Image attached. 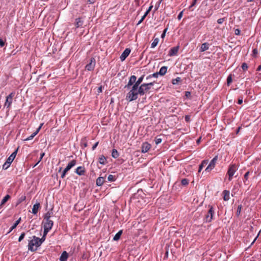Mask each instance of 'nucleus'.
Instances as JSON below:
<instances>
[{
  "label": "nucleus",
  "mask_w": 261,
  "mask_h": 261,
  "mask_svg": "<svg viewBox=\"0 0 261 261\" xmlns=\"http://www.w3.org/2000/svg\"><path fill=\"white\" fill-rule=\"evenodd\" d=\"M154 82L148 83H143L138 86L136 89H134V87H132L130 90L127 93L126 99L129 101H132L136 100L138 95H144L150 89L151 87L153 85Z\"/></svg>",
  "instance_id": "nucleus-1"
},
{
  "label": "nucleus",
  "mask_w": 261,
  "mask_h": 261,
  "mask_svg": "<svg viewBox=\"0 0 261 261\" xmlns=\"http://www.w3.org/2000/svg\"><path fill=\"white\" fill-rule=\"evenodd\" d=\"M30 239H31L29 241L28 249L32 252L35 251L37 248L41 245L40 238L34 236L30 237Z\"/></svg>",
  "instance_id": "nucleus-2"
},
{
  "label": "nucleus",
  "mask_w": 261,
  "mask_h": 261,
  "mask_svg": "<svg viewBox=\"0 0 261 261\" xmlns=\"http://www.w3.org/2000/svg\"><path fill=\"white\" fill-rule=\"evenodd\" d=\"M15 94V92H11L6 97V99L5 102L4 107H6L7 109H8V110H9V109L11 107V104L13 101V98Z\"/></svg>",
  "instance_id": "nucleus-3"
},
{
  "label": "nucleus",
  "mask_w": 261,
  "mask_h": 261,
  "mask_svg": "<svg viewBox=\"0 0 261 261\" xmlns=\"http://www.w3.org/2000/svg\"><path fill=\"white\" fill-rule=\"evenodd\" d=\"M53 225L54 222L51 220H48V221H44L43 224V228L45 234H47L48 231L51 229Z\"/></svg>",
  "instance_id": "nucleus-4"
},
{
  "label": "nucleus",
  "mask_w": 261,
  "mask_h": 261,
  "mask_svg": "<svg viewBox=\"0 0 261 261\" xmlns=\"http://www.w3.org/2000/svg\"><path fill=\"white\" fill-rule=\"evenodd\" d=\"M217 160V156L214 157L210 162L207 167L205 169V172H210L215 167L216 163Z\"/></svg>",
  "instance_id": "nucleus-5"
},
{
  "label": "nucleus",
  "mask_w": 261,
  "mask_h": 261,
  "mask_svg": "<svg viewBox=\"0 0 261 261\" xmlns=\"http://www.w3.org/2000/svg\"><path fill=\"white\" fill-rule=\"evenodd\" d=\"M237 170V167L235 165H232L229 167L227 171V174L229 176L228 179L229 181L232 179V178Z\"/></svg>",
  "instance_id": "nucleus-6"
},
{
  "label": "nucleus",
  "mask_w": 261,
  "mask_h": 261,
  "mask_svg": "<svg viewBox=\"0 0 261 261\" xmlns=\"http://www.w3.org/2000/svg\"><path fill=\"white\" fill-rule=\"evenodd\" d=\"M137 80V77L133 75L130 76L129 77L128 82L127 85H126L124 86V88H126L128 90L131 89L132 87L133 86L134 84H135L136 80Z\"/></svg>",
  "instance_id": "nucleus-7"
},
{
  "label": "nucleus",
  "mask_w": 261,
  "mask_h": 261,
  "mask_svg": "<svg viewBox=\"0 0 261 261\" xmlns=\"http://www.w3.org/2000/svg\"><path fill=\"white\" fill-rule=\"evenodd\" d=\"M214 214V211L213 206H211L210 208L207 212V214L205 216V220L207 222H210L213 219V215Z\"/></svg>",
  "instance_id": "nucleus-8"
},
{
  "label": "nucleus",
  "mask_w": 261,
  "mask_h": 261,
  "mask_svg": "<svg viewBox=\"0 0 261 261\" xmlns=\"http://www.w3.org/2000/svg\"><path fill=\"white\" fill-rule=\"evenodd\" d=\"M96 61L94 58H91L90 59V61L89 64H88L85 68L88 71H92L94 69L95 66Z\"/></svg>",
  "instance_id": "nucleus-9"
},
{
  "label": "nucleus",
  "mask_w": 261,
  "mask_h": 261,
  "mask_svg": "<svg viewBox=\"0 0 261 261\" xmlns=\"http://www.w3.org/2000/svg\"><path fill=\"white\" fill-rule=\"evenodd\" d=\"M151 145L148 142H144L142 144L141 151L143 153H146L150 149Z\"/></svg>",
  "instance_id": "nucleus-10"
},
{
  "label": "nucleus",
  "mask_w": 261,
  "mask_h": 261,
  "mask_svg": "<svg viewBox=\"0 0 261 261\" xmlns=\"http://www.w3.org/2000/svg\"><path fill=\"white\" fill-rule=\"evenodd\" d=\"M130 53V49L128 48H126L120 57L121 61H123L128 57Z\"/></svg>",
  "instance_id": "nucleus-11"
},
{
  "label": "nucleus",
  "mask_w": 261,
  "mask_h": 261,
  "mask_svg": "<svg viewBox=\"0 0 261 261\" xmlns=\"http://www.w3.org/2000/svg\"><path fill=\"white\" fill-rule=\"evenodd\" d=\"M178 50H179L178 46L172 47L170 49V50L169 51L168 55L170 57L175 56L177 55V54L178 51Z\"/></svg>",
  "instance_id": "nucleus-12"
},
{
  "label": "nucleus",
  "mask_w": 261,
  "mask_h": 261,
  "mask_svg": "<svg viewBox=\"0 0 261 261\" xmlns=\"http://www.w3.org/2000/svg\"><path fill=\"white\" fill-rule=\"evenodd\" d=\"M75 172L79 175H84L85 173V169L84 167H83V166L78 167L76 169Z\"/></svg>",
  "instance_id": "nucleus-13"
},
{
  "label": "nucleus",
  "mask_w": 261,
  "mask_h": 261,
  "mask_svg": "<svg viewBox=\"0 0 261 261\" xmlns=\"http://www.w3.org/2000/svg\"><path fill=\"white\" fill-rule=\"evenodd\" d=\"M144 77V75H142L141 76H140L137 80H136L135 84H134L132 87H134V89H136V88L138 86H139L141 85L142 82L143 80V79Z\"/></svg>",
  "instance_id": "nucleus-14"
},
{
  "label": "nucleus",
  "mask_w": 261,
  "mask_h": 261,
  "mask_svg": "<svg viewBox=\"0 0 261 261\" xmlns=\"http://www.w3.org/2000/svg\"><path fill=\"white\" fill-rule=\"evenodd\" d=\"M68 253L66 251H64L61 254V255L60 256L59 259L60 261H66L67 259H68Z\"/></svg>",
  "instance_id": "nucleus-15"
},
{
  "label": "nucleus",
  "mask_w": 261,
  "mask_h": 261,
  "mask_svg": "<svg viewBox=\"0 0 261 261\" xmlns=\"http://www.w3.org/2000/svg\"><path fill=\"white\" fill-rule=\"evenodd\" d=\"M208 48H209V44L208 43H207L206 42L202 43L200 48V51L203 52V51L208 49Z\"/></svg>",
  "instance_id": "nucleus-16"
},
{
  "label": "nucleus",
  "mask_w": 261,
  "mask_h": 261,
  "mask_svg": "<svg viewBox=\"0 0 261 261\" xmlns=\"http://www.w3.org/2000/svg\"><path fill=\"white\" fill-rule=\"evenodd\" d=\"M40 207V204L39 203L35 204L33 206L32 213L35 215L36 214Z\"/></svg>",
  "instance_id": "nucleus-17"
},
{
  "label": "nucleus",
  "mask_w": 261,
  "mask_h": 261,
  "mask_svg": "<svg viewBox=\"0 0 261 261\" xmlns=\"http://www.w3.org/2000/svg\"><path fill=\"white\" fill-rule=\"evenodd\" d=\"M83 24V21L81 18H78L75 19V25L76 28L81 27Z\"/></svg>",
  "instance_id": "nucleus-18"
},
{
  "label": "nucleus",
  "mask_w": 261,
  "mask_h": 261,
  "mask_svg": "<svg viewBox=\"0 0 261 261\" xmlns=\"http://www.w3.org/2000/svg\"><path fill=\"white\" fill-rule=\"evenodd\" d=\"M21 221V218H19L14 224L10 228V230L8 233H10L11 231H12L14 229H15L17 226L20 223Z\"/></svg>",
  "instance_id": "nucleus-19"
},
{
  "label": "nucleus",
  "mask_w": 261,
  "mask_h": 261,
  "mask_svg": "<svg viewBox=\"0 0 261 261\" xmlns=\"http://www.w3.org/2000/svg\"><path fill=\"white\" fill-rule=\"evenodd\" d=\"M208 163V160H203L201 162V164L199 166L198 172H200L203 169L204 167H205Z\"/></svg>",
  "instance_id": "nucleus-20"
},
{
  "label": "nucleus",
  "mask_w": 261,
  "mask_h": 261,
  "mask_svg": "<svg viewBox=\"0 0 261 261\" xmlns=\"http://www.w3.org/2000/svg\"><path fill=\"white\" fill-rule=\"evenodd\" d=\"M105 181L104 177H99L96 179V185L97 186H101L103 185V182Z\"/></svg>",
  "instance_id": "nucleus-21"
},
{
  "label": "nucleus",
  "mask_w": 261,
  "mask_h": 261,
  "mask_svg": "<svg viewBox=\"0 0 261 261\" xmlns=\"http://www.w3.org/2000/svg\"><path fill=\"white\" fill-rule=\"evenodd\" d=\"M10 198V196L9 195H6L4 198L2 199L1 204L0 207H2L3 205L5 204V203Z\"/></svg>",
  "instance_id": "nucleus-22"
},
{
  "label": "nucleus",
  "mask_w": 261,
  "mask_h": 261,
  "mask_svg": "<svg viewBox=\"0 0 261 261\" xmlns=\"http://www.w3.org/2000/svg\"><path fill=\"white\" fill-rule=\"evenodd\" d=\"M167 67H166V66H163L160 69L159 73L161 75H164L167 72Z\"/></svg>",
  "instance_id": "nucleus-23"
},
{
  "label": "nucleus",
  "mask_w": 261,
  "mask_h": 261,
  "mask_svg": "<svg viewBox=\"0 0 261 261\" xmlns=\"http://www.w3.org/2000/svg\"><path fill=\"white\" fill-rule=\"evenodd\" d=\"M76 164V161L75 160H73L70 161L66 166L69 169H71L72 167H73Z\"/></svg>",
  "instance_id": "nucleus-24"
},
{
  "label": "nucleus",
  "mask_w": 261,
  "mask_h": 261,
  "mask_svg": "<svg viewBox=\"0 0 261 261\" xmlns=\"http://www.w3.org/2000/svg\"><path fill=\"white\" fill-rule=\"evenodd\" d=\"M119 154L118 151L115 149H113L112 151V156L113 158L116 159L119 156Z\"/></svg>",
  "instance_id": "nucleus-25"
},
{
  "label": "nucleus",
  "mask_w": 261,
  "mask_h": 261,
  "mask_svg": "<svg viewBox=\"0 0 261 261\" xmlns=\"http://www.w3.org/2000/svg\"><path fill=\"white\" fill-rule=\"evenodd\" d=\"M106 158L104 155H102L99 158V163L100 164L105 165L106 164Z\"/></svg>",
  "instance_id": "nucleus-26"
},
{
  "label": "nucleus",
  "mask_w": 261,
  "mask_h": 261,
  "mask_svg": "<svg viewBox=\"0 0 261 261\" xmlns=\"http://www.w3.org/2000/svg\"><path fill=\"white\" fill-rule=\"evenodd\" d=\"M52 214L53 213L50 212L46 213L44 216V220L48 221V220H50V218L51 217Z\"/></svg>",
  "instance_id": "nucleus-27"
},
{
  "label": "nucleus",
  "mask_w": 261,
  "mask_h": 261,
  "mask_svg": "<svg viewBox=\"0 0 261 261\" xmlns=\"http://www.w3.org/2000/svg\"><path fill=\"white\" fill-rule=\"evenodd\" d=\"M122 230H120L119 231H118L113 238V240L118 241L120 239L121 235L122 234Z\"/></svg>",
  "instance_id": "nucleus-28"
},
{
  "label": "nucleus",
  "mask_w": 261,
  "mask_h": 261,
  "mask_svg": "<svg viewBox=\"0 0 261 261\" xmlns=\"http://www.w3.org/2000/svg\"><path fill=\"white\" fill-rule=\"evenodd\" d=\"M159 41V39L158 38H156L153 39V42H152L151 44V48H154L158 44Z\"/></svg>",
  "instance_id": "nucleus-29"
},
{
  "label": "nucleus",
  "mask_w": 261,
  "mask_h": 261,
  "mask_svg": "<svg viewBox=\"0 0 261 261\" xmlns=\"http://www.w3.org/2000/svg\"><path fill=\"white\" fill-rule=\"evenodd\" d=\"M232 82V75L229 74L227 78V85L229 86Z\"/></svg>",
  "instance_id": "nucleus-30"
},
{
  "label": "nucleus",
  "mask_w": 261,
  "mask_h": 261,
  "mask_svg": "<svg viewBox=\"0 0 261 261\" xmlns=\"http://www.w3.org/2000/svg\"><path fill=\"white\" fill-rule=\"evenodd\" d=\"M116 179V177L112 174H110L108 177V179L109 181H114Z\"/></svg>",
  "instance_id": "nucleus-31"
},
{
  "label": "nucleus",
  "mask_w": 261,
  "mask_h": 261,
  "mask_svg": "<svg viewBox=\"0 0 261 261\" xmlns=\"http://www.w3.org/2000/svg\"><path fill=\"white\" fill-rule=\"evenodd\" d=\"M159 72H156V73H154L152 74H150L149 75H148V76H147L146 77V80H148V78H151V77H158V75H159Z\"/></svg>",
  "instance_id": "nucleus-32"
},
{
  "label": "nucleus",
  "mask_w": 261,
  "mask_h": 261,
  "mask_svg": "<svg viewBox=\"0 0 261 261\" xmlns=\"http://www.w3.org/2000/svg\"><path fill=\"white\" fill-rule=\"evenodd\" d=\"M181 81V79L179 77H177L176 79H173L172 81V83L173 85L177 84L179 82Z\"/></svg>",
  "instance_id": "nucleus-33"
},
{
  "label": "nucleus",
  "mask_w": 261,
  "mask_h": 261,
  "mask_svg": "<svg viewBox=\"0 0 261 261\" xmlns=\"http://www.w3.org/2000/svg\"><path fill=\"white\" fill-rule=\"evenodd\" d=\"M189 180L187 178H184L181 179V183L183 186H187L189 184Z\"/></svg>",
  "instance_id": "nucleus-34"
},
{
  "label": "nucleus",
  "mask_w": 261,
  "mask_h": 261,
  "mask_svg": "<svg viewBox=\"0 0 261 261\" xmlns=\"http://www.w3.org/2000/svg\"><path fill=\"white\" fill-rule=\"evenodd\" d=\"M155 143L156 145L161 143L162 141V139L159 137H156L154 139Z\"/></svg>",
  "instance_id": "nucleus-35"
},
{
  "label": "nucleus",
  "mask_w": 261,
  "mask_h": 261,
  "mask_svg": "<svg viewBox=\"0 0 261 261\" xmlns=\"http://www.w3.org/2000/svg\"><path fill=\"white\" fill-rule=\"evenodd\" d=\"M10 163H8V162L6 161L3 165V168L4 169H7L10 166Z\"/></svg>",
  "instance_id": "nucleus-36"
},
{
  "label": "nucleus",
  "mask_w": 261,
  "mask_h": 261,
  "mask_svg": "<svg viewBox=\"0 0 261 261\" xmlns=\"http://www.w3.org/2000/svg\"><path fill=\"white\" fill-rule=\"evenodd\" d=\"M225 20H226V18L225 17L221 18L217 20V22L219 24H222Z\"/></svg>",
  "instance_id": "nucleus-37"
},
{
  "label": "nucleus",
  "mask_w": 261,
  "mask_h": 261,
  "mask_svg": "<svg viewBox=\"0 0 261 261\" xmlns=\"http://www.w3.org/2000/svg\"><path fill=\"white\" fill-rule=\"evenodd\" d=\"M25 233L24 232H22L20 234V237L18 238V242H21L24 238Z\"/></svg>",
  "instance_id": "nucleus-38"
},
{
  "label": "nucleus",
  "mask_w": 261,
  "mask_h": 261,
  "mask_svg": "<svg viewBox=\"0 0 261 261\" xmlns=\"http://www.w3.org/2000/svg\"><path fill=\"white\" fill-rule=\"evenodd\" d=\"M36 135H34V133H33L30 136L28 137V138H25L24 141H29L32 140Z\"/></svg>",
  "instance_id": "nucleus-39"
},
{
  "label": "nucleus",
  "mask_w": 261,
  "mask_h": 261,
  "mask_svg": "<svg viewBox=\"0 0 261 261\" xmlns=\"http://www.w3.org/2000/svg\"><path fill=\"white\" fill-rule=\"evenodd\" d=\"M14 160L12 156H11L10 155L9 156V158L7 160V162H8V163H9L11 164V163L13 162V161Z\"/></svg>",
  "instance_id": "nucleus-40"
},
{
  "label": "nucleus",
  "mask_w": 261,
  "mask_h": 261,
  "mask_svg": "<svg viewBox=\"0 0 261 261\" xmlns=\"http://www.w3.org/2000/svg\"><path fill=\"white\" fill-rule=\"evenodd\" d=\"M46 235H47V234H45L44 231L43 235L41 239H40V242H41V244L45 241V237H46Z\"/></svg>",
  "instance_id": "nucleus-41"
},
{
  "label": "nucleus",
  "mask_w": 261,
  "mask_h": 261,
  "mask_svg": "<svg viewBox=\"0 0 261 261\" xmlns=\"http://www.w3.org/2000/svg\"><path fill=\"white\" fill-rule=\"evenodd\" d=\"M153 8V6L151 5L150 6L149 8L148 9V10L146 11V12L145 13L144 15L146 16L150 12V11L151 10L152 8Z\"/></svg>",
  "instance_id": "nucleus-42"
},
{
  "label": "nucleus",
  "mask_w": 261,
  "mask_h": 261,
  "mask_svg": "<svg viewBox=\"0 0 261 261\" xmlns=\"http://www.w3.org/2000/svg\"><path fill=\"white\" fill-rule=\"evenodd\" d=\"M241 205H239L237 209V215L239 216L241 213Z\"/></svg>",
  "instance_id": "nucleus-43"
},
{
  "label": "nucleus",
  "mask_w": 261,
  "mask_h": 261,
  "mask_svg": "<svg viewBox=\"0 0 261 261\" xmlns=\"http://www.w3.org/2000/svg\"><path fill=\"white\" fill-rule=\"evenodd\" d=\"M17 149H16L15 151H14L11 155L10 156H12V158H13L14 159L16 157V155L17 154Z\"/></svg>",
  "instance_id": "nucleus-44"
},
{
  "label": "nucleus",
  "mask_w": 261,
  "mask_h": 261,
  "mask_svg": "<svg viewBox=\"0 0 261 261\" xmlns=\"http://www.w3.org/2000/svg\"><path fill=\"white\" fill-rule=\"evenodd\" d=\"M146 17V16L144 14V15L142 17L141 19L138 21L137 25H139V24H140L144 20V19Z\"/></svg>",
  "instance_id": "nucleus-45"
},
{
  "label": "nucleus",
  "mask_w": 261,
  "mask_h": 261,
  "mask_svg": "<svg viewBox=\"0 0 261 261\" xmlns=\"http://www.w3.org/2000/svg\"><path fill=\"white\" fill-rule=\"evenodd\" d=\"M43 124H41L40 126L37 129V130L34 133V135H36L39 132L41 127H42Z\"/></svg>",
  "instance_id": "nucleus-46"
},
{
  "label": "nucleus",
  "mask_w": 261,
  "mask_h": 261,
  "mask_svg": "<svg viewBox=\"0 0 261 261\" xmlns=\"http://www.w3.org/2000/svg\"><path fill=\"white\" fill-rule=\"evenodd\" d=\"M197 0H193L192 4L190 5V6L189 7V9H191L192 7H193V6H194L197 2Z\"/></svg>",
  "instance_id": "nucleus-47"
},
{
  "label": "nucleus",
  "mask_w": 261,
  "mask_h": 261,
  "mask_svg": "<svg viewBox=\"0 0 261 261\" xmlns=\"http://www.w3.org/2000/svg\"><path fill=\"white\" fill-rule=\"evenodd\" d=\"M240 33H241V31L239 29H235L234 33L236 35H239L240 34Z\"/></svg>",
  "instance_id": "nucleus-48"
},
{
  "label": "nucleus",
  "mask_w": 261,
  "mask_h": 261,
  "mask_svg": "<svg viewBox=\"0 0 261 261\" xmlns=\"http://www.w3.org/2000/svg\"><path fill=\"white\" fill-rule=\"evenodd\" d=\"M229 195H223V199L225 201H227L229 200Z\"/></svg>",
  "instance_id": "nucleus-49"
},
{
  "label": "nucleus",
  "mask_w": 261,
  "mask_h": 261,
  "mask_svg": "<svg viewBox=\"0 0 261 261\" xmlns=\"http://www.w3.org/2000/svg\"><path fill=\"white\" fill-rule=\"evenodd\" d=\"M182 15H183V11H181L179 13V14H178V16H177V19L178 20H180V19L181 18V17H182Z\"/></svg>",
  "instance_id": "nucleus-50"
},
{
  "label": "nucleus",
  "mask_w": 261,
  "mask_h": 261,
  "mask_svg": "<svg viewBox=\"0 0 261 261\" xmlns=\"http://www.w3.org/2000/svg\"><path fill=\"white\" fill-rule=\"evenodd\" d=\"M5 45V41L1 38H0V46L1 47L4 46Z\"/></svg>",
  "instance_id": "nucleus-51"
},
{
  "label": "nucleus",
  "mask_w": 261,
  "mask_h": 261,
  "mask_svg": "<svg viewBox=\"0 0 261 261\" xmlns=\"http://www.w3.org/2000/svg\"><path fill=\"white\" fill-rule=\"evenodd\" d=\"M229 194H230L229 191H227V190H224L223 192V195H229Z\"/></svg>",
  "instance_id": "nucleus-52"
},
{
  "label": "nucleus",
  "mask_w": 261,
  "mask_h": 261,
  "mask_svg": "<svg viewBox=\"0 0 261 261\" xmlns=\"http://www.w3.org/2000/svg\"><path fill=\"white\" fill-rule=\"evenodd\" d=\"M98 144V142H96V143L93 145V146H92V149L93 150H94L96 148V147L97 146Z\"/></svg>",
  "instance_id": "nucleus-53"
},
{
  "label": "nucleus",
  "mask_w": 261,
  "mask_h": 261,
  "mask_svg": "<svg viewBox=\"0 0 261 261\" xmlns=\"http://www.w3.org/2000/svg\"><path fill=\"white\" fill-rule=\"evenodd\" d=\"M167 30V28H166V29H165L164 30L163 33H162V35H161V38H164V37H165V34H166V32Z\"/></svg>",
  "instance_id": "nucleus-54"
},
{
  "label": "nucleus",
  "mask_w": 261,
  "mask_h": 261,
  "mask_svg": "<svg viewBox=\"0 0 261 261\" xmlns=\"http://www.w3.org/2000/svg\"><path fill=\"white\" fill-rule=\"evenodd\" d=\"M44 155V153H42L41 154L40 158L39 161L37 163V164L34 166V167L35 166H36L40 162V161L42 160V158L43 157Z\"/></svg>",
  "instance_id": "nucleus-55"
},
{
  "label": "nucleus",
  "mask_w": 261,
  "mask_h": 261,
  "mask_svg": "<svg viewBox=\"0 0 261 261\" xmlns=\"http://www.w3.org/2000/svg\"><path fill=\"white\" fill-rule=\"evenodd\" d=\"M25 199V196H22L19 199V202L20 203L22 201L24 200Z\"/></svg>",
  "instance_id": "nucleus-56"
},
{
  "label": "nucleus",
  "mask_w": 261,
  "mask_h": 261,
  "mask_svg": "<svg viewBox=\"0 0 261 261\" xmlns=\"http://www.w3.org/2000/svg\"><path fill=\"white\" fill-rule=\"evenodd\" d=\"M257 54V50L256 48L253 49V55L256 56V55Z\"/></svg>",
  "instance_id": "nucleus-57"
},
{
  "label": "nucleus",
  "mask_w": 261,
  "mask_h": 261,
  "mask_svg": "<svg viewBox=\"0 0 261 261\" xmlns=\"http://www.w3.org/2000/svg\"><path fill=\"white\" fill-rule=\"evenodd\" d=\"M190 118L189 116H188V115L186 116V117H185V120L186 121H187V122L189 121H190Z\"/></svg>",
  "instance_id": "nucleus-58"
},
{
  "label": "nucleus",
  "mask_w": 261,
  "mask_h": 261,
  "mask_svg": "<svg viewBox=\"0 0 261 261\" xmlns=\"http://www.w3.org/2000/svg\"><path fill=\"white\" fill-rule=\"evenodd\" d=\"M66 173H64V171L62 172V174H61V177L62 178H64L65 177V175H66Z\"/></svg>",
  "instance_id": "nucleus-59"
},
{
  "label": "nucleus",
  "mask_w": 261,
  "mask_h": 261,
  "mask_svg": "<svg viewBox=\"0 0 261 261\" xmlns=\"http://www.w3.org/2000/svg\"><path fill=\"white\" fill-rule=\"evenodd\" d=\"M70 169H69V168H68L67 167L64 169V170H63V171L64 172V173H67V172L69 171Z\"/></svg>",
  "instance_id": "nucleus-60"
},
{
  "label": "nucleus",
  "mask_w": 261,
  "mask_h": 261,
  "mask_svg": "<svg viewBox=\"0 0 261 261\" xmlns=\"http://www.w3.org/2000/svg\"><path fill=\"white\" fill-rule=\"evenodd\" d=\"M70 169H69V168H68L67 167L64 169V170H63V171L64 172V173H67V172L69 171Z\"/></svg>",
  "instance_id": "nucleus-61"
},
{
  "label": "nucleus",
  "mask_w": 261,
  "mask_h": 261,
  "mask_svg": "<svg viewBox=\"0 0 261 261\" xmlns=\"http://www.w3.org/2000/svg\"><path fill=\"white\" fill-rule=\"evenodd\" d=\"M241 67L243 69V70H245V62L242 63V65H241Z\"/></svg>",
  "instance_id": "nucleus-62"
},
{
  "label": "nucleus",
  "mask_w": 261,
  "mask_h": 261,
  "mask_svg": "<svg viewBox=\"0 0 261 261\" xmlns=\"http://www.w3.org/2000/svg\"><path fill=\"white\" fill-rule=\"evenodd\" d=\"M239 104H242L243 103V98H241V99H239L238 100V102Z\"/></svg>",
  "instance_id": "nucleus-63"
},
{
  "label": "nucleus",
  "mask_w": 261,
  "mask_h": 261,
  "mask_svg": "<svg viewBox=\"0 0 261 261\" xmlns=\"http://www.w3.org/2000/svg\"><path fill=\"white\" fill-rule=\"evenodd\" d=\"M159 4H158L157 6H155V9L154 10V12H155V11H156L158 8H159Z\"/></svg>",
  "instance_id": "nucleus-64"
}]
</instances>
